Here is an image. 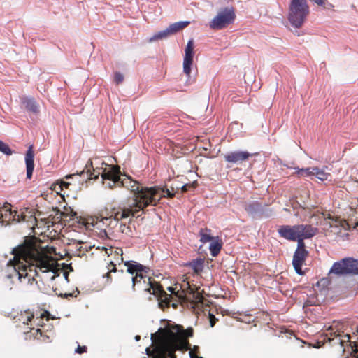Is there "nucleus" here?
<instances>
[{
    "instance_id": "nucleus-1",
    "label": "nucleus",
    "mask_w": 358,
    "mask_h": 358,
    "mask_svg": "<svg viewBox=\"0 0 358 358\" xmlns=\"http://www.w3.org/2000/svg\"><path fill=\"white\" fill-rule=\"evenodd\" d=\"M13 259L7 264L6 278H17L20 282L32 284L37 276L38 271L52 272L55 274L60 268L57 261L34 247L22 246L13 250Z\"/></svg>"
},
{
    "instance_id": "nucleus-2",
    "label": "nucleus",
    "mask_w": 358,
    "mask_h": 358,
    "mask_svg": "<svg viewBox=\"0 0 358 358\" xmlns=\"http://www.w3.org/2000/svg\"><path fill=\"white\" fill-rule=\"evenodd\" d=\"M193 330H185L180 325L167 323L155 334H151L152 349L146 348L145 352L151 358H176L177 350H187L189 342L187 338L192 336Z\"/></svg>"
},
{
    "instance_id": "nucleus-3",
    "label": "nucleus",
    "mask_w": 358,
    "mask_h": 358,
    "mask_svg": "<svg viewBox=\"0 0 358 358\" xmlns=\"http://www.w3.org/2000/svg\"><path fill=\"white\" fill-rule=\"evenodd\" d=\"M124 178H121V175L120 176V187L123 186L131 192H134V198L132 201H137V199L140 198L141 193H145L144 194H148L145 196L144 199H142V204L144 203L143 201H147L148 200V206L150 205L156 206L160 201L162 196L163 190L161 189L159 187L154 186L150 187H140L138 183L136 181L131 180L130 177L127 176H124Z\"/></svg>"
},
{
    "instance_id": "nucleus-4",
    "label": "nucleus",
    "mask_w": 358,
    "mask_h": 358,
    "mask_svg": "<svg viewBox=\"0 0 358 358\" xmlns=\"http://www.w3.org/2000/svg\"><path fill=\"white\" fill-rule=\"evenodd\" d=\"M309 13L306 0H292L289 7L288 20L290 24L299 28L302 26Z\"/></svg>"
},
{
    "instance_id": "nucleus-5",
    "label": "nucleus",
    "mask_w": 358,
    "mask_h": 358,
    "mask_svg": "<svg viewBox=\"0 0 358 358\" xmlns=\"http://www.w3.org/2000/svg\"><path fill=\"white\" fill-rule=\"evenodd\" d=\"M141 193L140 198L136 201H132L131 203L127 204L122 208L121 211H118L115 213L114 220H112L110 217H104L102 220V222L104 224H110L112 222H117L119 220L124 218H127L130 216L134 217L137 213L141 210H143L145 208L148 206V201H143L144 203L142 204V199H145L146 196V194Z\"/></svg>"
},
{
    "instance_id": "nucleus-6",
    "label": "nucleus",
    "mask_w": 358,
    "mask_h": 358,
    "mask_svg": "<svg viewBox=\"0 0 358 358\" xmlns=\"http://www.w3.org/2000/svg\"><path fill=\"white\" fill-rule=\"evenodd\" d=\"M331 274L338 276L358 275V260L348 257L334 262L329 271V275Z\"/></svg>"
},
{
    "instance_id": "nucleus-7",
    "label": "nucleus",
    "mask_w": 358,
    "mask_h": 358,
    "mask_svg": "<svg viewBox=\"0 0 358 358\" xmlns=\"http://www.w3.org/2000/svg\"><path fill=\"white\" fill-rule=\"evenodd\" d=\"M236 14L232 7L220 9L209 22V27L214 30L222 29L234 22Z\"/></svg>"
},
{
    "instance_id": "nucleus-8",
    "label": "nucleus",
    "mask_w": 358,
    "mask_h": 358,
    "mask_svg": "<svg viewBox=\"0 0 358 358\" xmlns=\"http://www.w3.org/2000/svg\"><path fill=\"white\" fill-rule=\"evenodd\" d=\"M326 336L334 345H339L343 351L346 346H350L355 358H358V346L355 342L350 341V336L348 334H341L336 330H326Z\"/></svg>"
},
{
    "instance_id": "nucleus-9",
    "label": "nucleus",
    "mask_w": 358,
    "mask_h": 358,
    "mask_svg": "<svg viewBox=\"0 0 358 358\" xmlns=\"http://www.w3.org/2000/svg\"><path fill=\"white\" fill-rule=\"evenodd\" d=\"M105 165L107 166V164L103 162H100L99 159H95L94 162L91 159L88 160L85 164V169L82 171L80 173H76L71 175H68L66 176V178H72L74 176H81L85 173L87 175L88 179H97L99 175L101 176V173L106 169V171H108V168H103V166Z\"/></svg>"
},
{
    "instance_id": "nucleus-10",
    "label": "nucleus",
    "mask_w": 358,
    "mask_h": 358,
    "mask_svg": "<svg viewBox=\"0 0 358 358\" xmlns=\"http://www.w3.org/2000/svg\"><path fill=\"white\" fill-rule=\"evenodd\" d=\"M124 265L127 267V271L131 275L135 274V276L131 278L133 287H134L138 283L141 282V280H143V282L145 283V275L143 273L148 272L149 270L148 267L144 266L135 261H126L124 262Z\"/></svg>"
},
{
    "instance_id": "nucleus-11",
    "label": "nucleus",
    "mask_w": 358,
    "mask_h": 358,
    "mask_svg": "<svg viewBox=\"0 0 358 358\" xmlns=\"http://www.w3.org/2000/svg\"><path fill=\"white\" fill-rule=\"evenodd\" d=\"M10 220L20 222L21 220L25 221L26 219L24 215L15 210L13 211L10 204L6 203L0 206V226H7Z\"/></svg>"
},
{
    "instance_id": "nucleus-12",
    "label": "nucleus",
    "mask_w": 358,
    "mask_h": 358,
    "mask_svg": "<svg viewBox=\"0 0 358 358\" xmlns=\"http://www.w3.org/2000/svg\"><path fill=\"white\" fill-rule=\"evenodd\" d=\"M120 169L116 166H108V171L106 169L101 173L103 185L109 189L120 187Z\"/></svg>"
},
{
    "instance_id": "nucleus-13",
    "label": "nucleus",
    "mask_w": 358,
    "mask_h": 358,
    "mask_svg": "<svg viewBox=\"0 0 358 358\" xmlns=\"http://www.w3.org/2000/svg\"><path fill=\"white\" fill-rule=\"evenodd\" d=\"M194 40L192 38L187 41L185 49V56L183 58V72L188 78V80H190V73L193 62L194 57Z\"/></svg>"
},
{
    "instance_id": "nucleus-14",
    "label": "nucleus",
    "mask_w": 358,
    "mask_h": 358,
    "mask_svg": "<svg viewBox=\"0 0 358 358\" xmlns=\"http://www.w3.org/2000/svg\"><path fill=\"white\" fill-rule=\"evenodd\" d=\"M252 156V154L247 151L236 150L224 154V158L229 163L240 164L247 161Z\"/></svg>"
},
{
    "instance_id": "nucleus-15",
    "label": "nucleus",
    "mask_w": 358,
    "mask_h": 358,
    "mask_svg": "<svg viewBox=\"0 0 358 358\" xmlns=\"http://www.w3.org/2000/svg\"><path fill=\"white\" fill-rule=\"evenodd\" d=\"M299 227L296 225H281L278 229V233L281 238L288 241H296L299 238Z\"/></svg>"
},
{
    "instance_id": "nucleus-16",
    "label": "nucleus",
    "mask_w": 358,
    "mask_h": 358,
    "mask_svg": "<svg viewBox=\"0 0 358 358\" xmlns=\"http://www.w3.org/2000/svg\"><path fill=\"white\" fill-rule=\"evenodd\" d=\"M308 255L306 250H296L293 256L292 264L296 273L300 275L303 274L301 266Z\"/></svg>"
},
{
    "instance_id": "nucleus-17",
    "label": "nucleus",
    "mask_w": 358,
    "mask_h": 358,
    "mask_svg": "<svg viewBox=\"0 0 358 358\" xmlns=\"http://www.w3.org/2000/svg\"><path fill=\"white\" fill-rule=\"evenodd\" d=\"M34 153L33 151L32 145H30L27 150L25 155V164L27 169V178L30 179L31 178L33 171L34 169Z\"/></svg>"
},
{
    "instance_id": "nucleus-18",
    "label": "nucleus",
    "mask_w": 358,
    "mask_h": 358,
    "mask_svg": "<svg viewBox=\"0 0 358 358\" xmlns=\"http://www.w3.org/2000/svg\"><path fill=\"white\" fill-rule=\"evenodd\" d=\"M149 284L150 285V289H152V294L159 296L160 299L166 303V306L169 304V298L171 296L168 295L162 289V287L158 285L155 282H152L150 278L148 279Z\"/></svg>"
},
{
    "instance_id": "nucleus-19",
    "label": "nucleus",
    "mask_w": 358,
    "mask_h": 358,
    "mask_svg": "<svg viewBox=\"0 0 358 358\" xmlns=\"http://www.w3.org/2000/svg\"><path fill=\"white\" fill-rule=\"evenodd\" d=\"M297 227L299 228L298 229L299 238L301 237L304 239L312 238L317 231L316 228L310 225L297 224Z\"/></svg>"
},
{
    "instance_id": "nucleus-20",
    "label": "nucleus",
    "mask_w": 358,
    "mask_h": 358,
    "mask_svg": "<svg viewBox=\"0 0 358 358\" xmlns=\"http://www.w3.org/2000/svg\"><path fill=\"white\" fill-rule=\"evenodd\" d=\"M204 259L196 258L185 264L186 266L190 267L196 273H201L203 269Z\"/></svg>"
},
{
    "instance_id": "nucleus-21",
    "label": "nucleus",
    "mask_w": 358,
    "mask_h": 358,
    "mask_svg": "<svg viewBox=\"0 0 358 358\" xmlns=\"http://www.w3.org/2000/svg\"><path fill=\"white\" fill-rule=\"evenodd\" d=\"M244 208L247 213L252 216H255L262 210V205L257 201L246 203Z\"/></svg>"
},
{
    "instance_id": "nucleus-22",
    "label": "nucleus",
    "mask_w": 358,
    "mask_h": 358,
    "mask_svg": "<svg viewBox=\"0 0 358 358\" xmlns=\"http://www.w3.org/2000/svg\"><path fill=\"white\" fill-rule=\"evenodd\" d=\"M327 166H324L322 169L318 167H313V176H315L320 181L329 180L331 174L325 171Z\"/></svg>"
},
{
    "instance_id": "nucleus-23",
    "label": "nucleus",
    "mask_w": 358,
    "mask_h": 358,
    "mask_svg": "<svg viewBox=\"0 0 358 358\" xmlns=\"http://www.w3.org/2000/svg\"><path fill=\"white\" fill-rule=\"evenodd\" d=\"M189 21H180L170 24L167 28L170 35L177 33L180 29L185 28L189 24Z\"/></svg>"
},
{
    "instance_id": "nucleus-24",
    "label": "nucleus",
    "mask_w": 358,
    "mask_h": 358,
    "mask_svg": "<svg viewBox=\"0 0 358 358\" xmlns=\"http://www.w3.org/2000/svg\"><path fill=\"white\" fill-rule=\"evenodd\" d=\"M189 21H180L170 24L167 28L170 35L177 33L180 29L185 28L189 24Z\"/></svg>"
},
{
    "instance_id": "nucleus-25",
    "label": "nucleus",
    "mask_w": 358,
    "mask_h": 358,
    "mask_svg": "<svg viewBox=\"0 0 358 358\" xmlns=\"http://www.w3.org/2000/svg\"><path fill=\"white\" fill-rule=\"evenodd\" d=\"M22 103L27 110L34 113H37L38 112V106L34 99H24Z\"/></svg>"
},
{
    "instance_id": "nucleus-26",
    "label": "nucleus",
    "mask_w": 358,
    "mask_h": 358,
    "mask_svg": "<svg viewBox=\"0 0 358 358\" xmlns=\"http://www.w3.org/2000/svg\"><path fill=\"white\" fill-rule=\"evenodd\" d=\"M222 248V244L220 243L218 238L217 237L213 241H211L210 245H209V250L210 251V255L213 257H215L218 255V253L220 252V250Z\"/></svg>"
},
{
    "instance_id": "nucleus-27",
    "label": "nucleus",
    "mask_w": 358,
    "mask_h": 358,
    "mask_svg": "<svg viewBox=\"0 0 358 358\" xmlns=\"http://www.w3.org/2000/svg\"><path fill=\"white\" fill-rule=\"evenodd\" d=\"M169 36H170V34L168 28H166L164 30L155 33L152 37L149 38V42H153L155 41L166 38Z\"/></svg>"
},
{
    "instance_id": "nucleus-28",
    "label": "nucleus",
    "mask_w": 358,
    "mask_h": 358,
    "mask_svg": "<svg viewBox=\"0 0 358 358\" xmlns=\"http://www.w3.org/2000/svg\"><path fill=\"white\" fill-rule=\"evenodd\" d=\"M343 324L341 321H334L331 325L324 326L326 330H336L338 333H343Z\"/></svg>"
},
{
    "instance_id": "nucleus-29",
    "label": "nucleus",
    "mask_w": 358,
    "mask_h": 358,
    "mask_svg": "<svg viewBox=\"0 0 358 358\" xmlns=\"http://www.w3.org/2000/svg\"><path fill=\"white\" fill-rule=\"evenodd\" d=\"M201 242L206 243L210 241H213L215 238L210 236V231L208 229H201L200 232Z\"/></svg>"
},
{
    "instance_id": "nucleus-30",
    "label": "nucleus",
    "mask_w": 358,
    "mask_h": 358,
    "mask_svg": "<svg viewBox=\"0 0 358 358\" xmlns=\"http://www.w3.org/2000/svg\"><path fill=\"white\" fill-rule=\"evenodd\" d=\"M296 173L300 176H313V167H308L304 169L294 168Z\"/></svg>"
},
{
    "instance_id": "nucleus-31",
    "label": "nucleus",
    "mask_w": 358,
    "mask_h": 358,
    "mask_svg": "<svg viewBox=\"0 0 358 358\" xmlns=\"http://www.w3.org/2000/svg\"><path fill=\"white\" fill-rule=\"evenodd\" d=\"M0 152L7 156H10L13 153L9 145L1 140H0Z\"/></svg>"
},
{
    "instance_id": "nucleus-32",
    "label": "nucleus",
    "mask_w": 358,
    "mask_h": 358,
    "mask_svg": "<svg viewBox=\"0 0 358 358\" xmlns=\"http://www.w3.org/2000/svg\"><path fill=\"white\" fill-rule=\"evenodd\" d=\"M159 188L164 191L162 193V198L165 196V195L164 194L165 192L166 193L168 197L172 198L178 192V190L176 189V186H171L170 188H166V189L161 187Z\"/></svg>"
},
{
    "instance_id": "nucleus-33",
    "label": "nucleus",
    "mask_w": 358,
    "mask_h": 358,
    "mask_svg": "<svg viewBox=\"0 0 358 358\" xmlns=\"http://www.w3.org/2000/svg\"><path fill=\"white\" fill-rule=\"evenodd\" d=\"M303 238H298L297 239H296V241H297V248L296 250H306L305 249V244H304V242H303Z\"/></svg>"
},
{
    "instance_id": "nucleus-34",
    "label": "nucleus",
    "mask_w": 358,
    "mask_h": 358,
    "mask_svg": "<svg viewBox=\"0 0 358 358\" xmlns=\"http://www.w3.org/2000/svg\"><path fill=\"white\" fill-rule=\"evenodd\" d=\"M124 80V76L120 72H117L115 74V81L117 84H120Z\"/></svg>"
},
{
    "instance_id": "nucleus-35",
    "label": "nucleus",
    "mask_w": 358,
    "mask_h": 358,
    "mask_svg": "<svg viewBox=\"0 0 358 358\" xmlns=\"http://www.w3.org/2000/svg\"><path fill=\"white\" fill-rule=\"evenodd\" d=\"M193 187V184H185L181 187L179 185H176V189L177 190L181 189L182 192H185L188 190L189 187Z\"/></svg>"
},
{
    "instance_id": "nucleus-36",
    "label": "nucleus",
    "mask_w": 358,
    "mask_h": 358,
    "mask_svg": "<svg viewBox=\"0 0 358 358\" xmlns=\"http://www.w3.org/2000/svg\"><path fill=\"white\" fill-rule=\"evenodd\" d=\"M86 350H87L86 346L81 347V346L78 345V348L76 349L75 352L76 353L81 354V353L86 352Z\"/></svg>"
},
{
    "instance_id": "nucleus-37",
    "label": "nucleus",
    "mask_w": 358,
    "mask_h": 358,
    "mask_svg": "<svg viewBox=\"0 0 358 358\" xmlns=\"http://www.w3.org/2000/svg\"><path fill=\"white\" fill-rule=\"evenodd\" d=\"M210 327H213L215 324L216 318L213 314H209Z\"/></svg>"
},
{
    "instance_id": "nucleus-38",
    "label": "nucleus",
    "mask_w": 358,
    "mask_h": 358,
    "mask_svg": "<svg viewBox=\"0 0 358 358\" xmlns=\"http://www.w3.org/2000/svg\"><path fill=\"white\" fill-rule=\"evenodd\" d=\"M34 317V315H27L26 319H24L23 320V324H28L29 322H30L32 318Z\"/></svg>"
},
{
    "instance_id": "nucleus-39",
    "label": "nucleus",
    "mask_w": 358,
    "mask_h": 358,
    "mask_svg": "<svg viewBox=\"0 0 358 358\" xmlns=\"http://www.w3.org/2000/svg\"><path fill=\"white\" fill-rule=\"evenodd\" d=\"M189 354L190 358H202V357H197L196 355H195L192 350L189 351Z\"/></svg>"
},
{
    "instance_id": "nucleus-40",
    "label": "nucleus",
    "mask_w": 358,
    "mask_h": 358,
    "mask_svg": "<svg viewBox=\"0 0 358 358\" xmlns=\"http://www.w3.org/2000/svg\"><path fill=\"white\" fill-rule=\"evenodd\" d=\"M110 264H111V266H112L113 268H109V270H110V271H109V272H110H110H115V271H116L115 265H114V264H113V262H110Z\"/></svg>"
},
{
    "instance_id": "nucleus-41",
    "label": "nucleus",
    "mask_w": 358,
    "mask_h": 358,
    "mask_svg": "<svg viewBox=\"0 0 358 358\" xmlns=\"http://www.w3.org/2000/svg\"><path fill=\"white\" fill-rule=\"evenodd\" d=\"M168 290H169L171 294H173V293H174V289H173L172 287H168Z\"/></svg>"
},
{
    "instance_id": "nucleus-42",
    "label": "nucleus",
    "mask_w": 358,
    "mask_h": 358,
    "mask_svg": "<svg viewBox=\"0 0 358 358\" xmlns=\"http://www.w3.org/2000/svg\"><path fill=\"white\" fill-rule=\"evenodd\" d=\"M62 186L67 187V186H69V183L66 182H62Z\"/></svg>"
},
{
    "instance_id": "nucleus-43",
    "label": "nucleus",
    "mask_w": 358,
    "mask_h": 358,
    "mask_svg": "<svg viewBox=\"0 0 358 358\" xmlns=\"http://www.w3.org/2000/svg\"><path fill=\"white\" fill-rule=\"evenodd\" d=\"M140 338H141V337H140V336H135V339H136V341H137L140 340Z\"/></svg>"
},
{
    "instance_id": "nucleus-44",
    "label": "nucleus",
    "mask_w": 358,
    "mask_h": 358,
    "mask_svg": "<svg viewBox=\"0 0 358 358\" xmlns=\"http://www.w3.org/2000/svg\"><path fill=\"white\" fill-rule=\"evenodd\" d=\"M64 277H65L66 280L68 279V273H64Z\"/></svg>"
},
{
    "instance_id": "nucleus-45",
    "label": "nucleus",
    "mask_w": 358,
    "mask_h": 358,
    "mask_svg": "<svg viewBox=\"0 0 358 358\" xmlns=\"http://www.w3.org/2000/svg\"><path fill=\"white\" fill-rule=\"evenodd\" d=\"M51 279H52V280H54V279H55V275H52V276L51 277Z\"/></svg>"
},
{
    "instance_id": "nucleus-46",
    "label": "nucleus",
    "mask_w": 358,
    "mask_h": 358,
    "mask_svg": "<svg viewBox=\"0 0 358 358\" xmlns=\"http://www.w3.org/2000/svg\"><path fill=\"white\" fill-rule=\"evenodd\" d=\"M357 225H358V222H357Z\"/></svg>"
}]
</instances>
